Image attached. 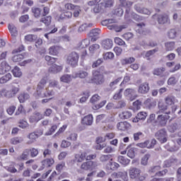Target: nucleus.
Here are the masks:
<instances>
[{
  "instance_id": "4be33fe9",
  "label": "nucleus",
  "mask_w": 181,
  "mask_h": 181,
  "mask_svg": "<svg viewBox=\"0 0 181 181\" xmlns=\"http://www.w3.org/2000/svg\"><path fill=\"white\" fill-rule=\"evenodd\" d=\"M102 47L105 50H108L112 47V41L110 39L103 40L102 41Z\"/></svg>"
},
{
  "instance_id": "423d86ee",
  "label": "nucleus",
  "mask_w": 181,
  "mask_h": 181,
  "mask_svg": "<svg viewBox=\"0 0 181 181\" xmlns=\"http://www.w3.org/2000/svg\"><path fill=\"white\" fill-rule=\"evenodd\" d=\"M78 54L76 52H71L66 57V63L71 66V67H76L78 64Z\"/></svg>"
},
{
  "instance_id": "603ef678",
  "label": "nucleus",
  "mask_w": 181,
  "mask_h": 181,
  "mask_svg": "<svg viewBox=\"0 0 181 181\" xmlns=\"http://www.w3.org/2000/svg\"><path fill=\"white\" fill-rule=\"evenodd\" d=\"M18 127L19 128L25 129V128H28V127H29V124L25 120H20V122H18Z\"/></svg>"
},
{
  "instance_id": "f3484780",
  "label": "nucleus",
  "mask_w": 181,
  "mask_h": 181,
  "mask_svg": "<svg viewBox=\"0 0 181 181\" xmlns=\"http://www.w3.org/2000/svg\"><path fill=\"white\" fill-rule=\"evenodd\" d=\"M158 22L160 25H165V23H169L170 20L168 14H160L158 17Z\"/></svg>"
},
{
  "instance_id": "bb28decb",
  "label": "nucleus",
  "mask_w": 181,
  "mask_h": 181,
  "mask_svg": "<svg viewBox=\"0 0 181 181\" xmlns=\"http://www.w3.org/2000/svg\"><path fill=\"white\" fill-rule=\"evenodd\" d=\"M54 163V160L53 158H47L42 161L43 168H50L52 165Z\"/></svg>"
},
{
  "instance_id": "052dcab7",
  "label": "nucleus",
  "mask_w": 181,
  "mask_h": 181,
  "mask_svg": "<svg viewBox=\"0 0 181 181\" xmlns=\"http://www.w3.org/2000/svg\"><path fill=\"white\" fill-rule=\"evenodd\" d=\"M66 128H67V125H63L61 128H59L58 132L53 136V138H56V136H59L60 134H63V132L66 131Z\"/></svg>"
},
{
  "instance_id": "1a4fd4ad",
  "label": "nucleus",
  "mask_w": 181,
  "mask_h": 181,
  "mask_svg": "<svg viewBox=\"0 0 181 181\" xmlns=\"http://www.w3.org/2000/svg\"><path fill=\"white\" fill-rule=\"evenodd\" d=\"M117 177H120L124 181H128V173H127L126 171L115 173L108 179V181H112Z\"/></svg>"
},
{
  "instance_id": "4d7b16f0",
  "label": "nucleus",
  "mask_w": 181,
  "mask_h": 181,
  "mask_svg": "<svg viewBox=\"0 0 181 181\" xmlns=\"http://www.w3.org/2000/svg\"><path fill=\"white\" fill-rule=\"evenodd\" d=\"M23 60V55L16 54L13 57V62L18 63V62H22Z\"/></svg>"
},
{
  "instance_id": "680f3d73",
  "label": "nucleus",
  "mask_w": 181,
  "mask_h": 181,
  "mask_svg": "<svg viewBox=\"0 0 181 181\" xmlns=\"http://www.w3.org/2000/svg\"><path fill=\"white\" fill-rule=\"evenodd\" d=\"M98 49H100V45L98 44H94L89 47V51L90 53H94L95 52H97Z\"/></svg>"
},
{
  "instance_id": "79ce46f5",
  "label": "nucleus",
  "mask_w": 181,
  "mask_h": 181,
  "mask_svg": "<svg viewBox=\"0 0 181 181\" xmlns=\"http://www.w3.org/2000/svg\"><path fill=\"white\" fill-rule=\"evenodd\" d=\"M29 95L28 93H21L18 96V100L20 103H25L26 100H29Z\"/></svg>"
},
{
  "instance_id": "c9c22d12",
  "label": "nucleus",
  "mask_w": 181,
  "mask_h": 181,
  "mask_svg": "<svg viewBox=\"0 0 181 181\" xmlns=\"http://www.w3.org/2000/svg\"><path fill=\"white\" fill-rule=\"evenodd\" d=\"M32 12L35 16V18H40V15H42V9L37 7H33Z\"/></svg>"
},
{
  "instance_id": "e433bc0d",
  "label": "nucleus",
  "mask_w": 181,
  "mask_h": 181,
  "mask_svg": "<svg viewBox=\"0 0 181 181\" xmlns=\"http://www.w3.org/2000/svg\"><path fill=\"white\" fill-rule=\"evenodd\" d=\"M135 62V58L134 57H129V58H124L123 59L121 60V63L123 65L125 64H131L132 63H134Z\"/></svg>"
},
{
  "instance_id": "dca6fc26",
  "label": "nucleus",
  "mask_w": 181,
  "mask_h": 181,
  "mask_svg": "<svg viewBox=\"0 0 181 181\" xmlns=\"http://www.w3.org/2000/svg\"><path fill=\"white\" fill-rule=\"evenodd\" d=\"M134 9L139 13H143L144 15H151V12L146 8L141 7L140 4H136Z\"/></svg>"
},
{
  "instance_id": "5701e85b",
  "label": "nucleus",
  "mask_w": 181,
  "mask_h": 181,
  "mask_svg": "<svg viewBox=\"0 0 181 181\" xmlns=\"http://www.w3.org/2000/svg\"><path fill=\"white\" fill-rule=\"evenodd\" d=\"M105 137L103 136H99L96 139V143L98 144V149H103V148H105V144H103V142H105Z\"/></svg>"
},
{
  "instance_id": "0eeeda50",
  "label": "nucleus",
  "mask_w": 181,
  "mask_h": 181,
  "mask_svg": "<svg viewBox=\"0 0 181 181\" xmlns=\"http://www.w3.org/2000/svg\"><path fill=\"white\" fill-rule=\"evenodd\" d=\"M97 166H98V163L96 161H86L81 165V169L82 170H90L91 169H95Z\"/></svg>"
},
{
  "instance_id": "9b49d317",
  "label": "nucleus",
  "mask_w": 181,
  "mask_h": 181,
  "mask_svg": "<svg viewBox=\"0 0 181 181\" xmlns=\"http://www.w3.org/2000/svg\"><path fill=\"white\" fill-rule=\"evenodd\" d=\"M124 95L125 97H128L131 100V101H133V100H135L138 97V95H136V90L134 88H127L124 91Z\"/></svg>"
},
{
  "instance_id": "3c124183",
  "label": "nucleus",
  "mask_w": 181,
  "mask_h": 181,
  "mask_svg": "<svg viewBox=\"0 0 181 181\" xmlns=\"http://www.w3.org/2000/svg\"><path fill=\"white\" fill-rule=\"evenodd\" d=\"M121 80H122V78L119 77L116 79H115L114 81H112V82H110V87L111 88H115V86H117V84H118V83H119V81H121Z\"/></svg>"
},
{
  "instance_id": "c85d7f7f",
  "label": "nucleus",
  "mask_w": 181,
  "mask_h": 181,
  "mask_svg": "<svg viewBox=\"0 0 181 181\" xmlns=\"http://www.w3.org/2000/svg\"><path fill=\"white\" fill-rule=\"evenodd\" d=\"M119 117L122 119H128L132 117V113L129 111H124L119 115Z\"/></svg>"
},
{
  "instance_id": "774afa93",
  "label": "nucleus",
  "mask_w": 181,
  "mask_h": 181,
  "mask_svg": "<svg viewBox=\"0 0 181 181\" xmlns=\"http://www.w3.org/2000/svg\"><path fill=\"white\" fill-rule=\"evenodd\" d=\"M137 117L139 119H145L148 117V114L146 112H140L138 113Z\"/></svg>"
},
{
  "instance_id": "0e129e2a",
  "label": "nucleus",
  "mask_w": 181,
  "mask_h": 181,
  "mask_svg": "<svg viewBox=\"0 0 181 181\" xmlns=\"http://www.w3.org/2000/svg\"><path fill=\"white\" fill-rule=\"evenodd\" d=\"M56 129H57V125L54 124L52 126V127L49 129V131L47 132L45 135L49 136V135H52L54 134Z\"/></svg>"
},
{
  "instance_id": "69168bd1",
  "label": "nucleus",
  "mask_w": 181,
  "mask_h": 181,
  "mask_svg": "<svg viewBox=\"0 0 181 181\" xmlns=\"http://www.w3.org/2000/svg\"><path fill=\"white\" fill-rule=\"evenodd\" d=\"M176 35H177V33H176V30L175 29H171L168 32V37L170 39H175V37H176Z\"/></svg>"
},
{
  "instance_id": "aec40b11",
  "label": "nucleus",
  "mask_w": 181,
  "mask_h": 181,
  "mask_svg": "<svg viewBox=\"0 0 181 181\" xmlns=\"http://www.w3.org/2000/svg\"><path fill=\"white\" fill-rule=\"evenodd\" d=\"M93 115H88L85 116L82 119L81 123L83 124V125L90 126V125H93Z\"/></svg>"
},
{
  "instance_id": "6ab92c4d",
  "label": "nucleus",
  "mask_w": 181,
  "mask_h": 181,
  "mask_svg": "<svg viewBox=\"0 0 181 181\" xmlns=\"http://www.w3.org/2000/svg\"><path fill=\"white\" fill-rule=\"evenodd\" d=\"M27 138L28 139V141H27L26 142L27 145H32V144H34V142H36V139L39 138V135H37V134L35 132H33L29 134L27 136Z\"/></svg>"
},
{
  "instance_id": "a878e982",
  "label": "nucleus",
  "mask_w": 181,
  "mask_h": 181,
  "mask_svg": "<svg viewBox=\"0 0 181 181\" xmlns=\"http://www.w3.org/2000/svg\"><path fill=\"white\" fill-rule=\"evenodd\" d=\"M30 151L29 149H25L23 151L21 155L18 158V160H26L29 158V153Z\"/></svg>"
},
{
  "instance_id": "b1692460",
  "label": "nucleus",
  "mask_w": 181,
  "mask_h": 181,
  "mask_svg": "<svg viewBox=\"0 0 181 181\" xmlns=\"http://www.w3.org/2000/svg\"><path fill=\"white\" fill-rule=\"evenodd\" d=\"M117 129L119 131H125L126 129H128L129 128V123L127 122H119L117 124Z\"/></svg>"
},
{
  "instance_id": "338daca9",
  "label": "nucleus",
  "mask_w": 181,
  "mask_h": 181,
  "mask_svg": "<svg viewBox=\"0 0 181 181\" xmlns=\"http://www.w3.org/2000/svg\"><path fill=\"white\" fill-rule=\"evenodd\" d=\"M90 45V40H84L81 42V47L82 49H86V47H87V46Z\"/></svg>"
},
{
  "instance_id": "49530a36",
  "label": "nucleus",
  "mask_w": 181,
  "mask_h": 181,
  "mask_svg": "<svg viewBox=\"0 0 181 181\" xmlns=\"http://www.w3.org/2000/svg\"><path fill=\"white\" fill-rule=\"evenodd\" d=\"M176 159L175 158H170L169 160H167L164 162V166L165 168H169L170 166H172L173 163H175Z\"/></svg>"
},
{
  "instance_id": "37998d69",
  "label": "nucleus",
  "mask_w": 181,
  "mask_h": 181,
  "mask_svg": "<svg viewBox=\"0 0 181 181\" xmlns=\"http://www.w3.org/2000/svg\"><path fill=\"white\" fill-rule=\"evenodd\" d=\"M21 142H23V137H16L11 140V143L13 145H18V144H21Z\"/></svg>"
},
{
  "instance_id": "20e7f679",
  "label": "nucleus",
  "mask_w": 181,
  "mask_h": 181,
  "mask_svg": "<svg viewBox=\"0 0 181 181\" xmlns=\"http://www.w3.org/2000/svg\"><path fill=\"white\" fill-rule=\"evenodd\" d=\"M19 93V85L13 86L12 89L8 90L3 89L0 90V97H5L6 98H13L16 94Z\"/></svg>"
},
{
  "instance_id": "58836bf2",
  "label": "nucleus",
  "mask_w": 181,
  "mask_h": 181,
  "mask_svg": "<svg viewBox=\"0 0 181 181\" xmlns=\"http://www.w3.org/2000/svg\"><path fill=\"white\" fill-rule=\"evenodd\" d=\"M117 160L118 162H119V163H122V165H129V162L130 160L127 158H125L124 156H119L117 158Z\"/></svg>"
},
{
  "instance_id": "4468645a",
  "label": "nucleus",
  "mask_w": 181,
  "mask_h": 181,
  "mask_svg": "<svg viewBox=\"0 0 181 181\" xmlns=\"http://www.w3.org/2000/svg\"><path fill=\"white\" fill-rule=\"evenodd\" d=\"M149 83L147 82H144L139 85L138 88V93L139 94H146L149 92Z\"/></svg>"
},
{
  "instance_id": "09e8293b",
  "label": "nucleus",
  "mask_w": 181,
  "mask_h": 181,
  "mask_svg": "<svg viewBox=\"0 0 181 181\" xmlns=\"http://www.w3.org/2000/svg\"><path fill=\"white\" fill-rule=\"evenodd\" d=\"M151 158V154L147 153L141 158V165L146 166L148 165V160Z\"/></svg>"
},
{
  "instance_id": "2eb2a0df",
  "label": "nucleus",
  "mask_w": 181,
  "mask_h": 181,
  "mask_svg": "<svg viewBox=\"0 0 181 181\" xmlns=\"http://www.w3.org/2000/svg\"><path fill=\"white\" fill-rule=\"evenodd\" d=\"M169 118H170V117L169 116V114L167 115H158L157 117V122H158V124H160V125H161V127H165V125H166L167 122H168V119H169Z\"/></svg>"
},
{
  "instance_id": "2f4dec72",
  "label": "nucleus",
  "mask_w": 181,
  "mask_h": 181,
  "mask_svg": "<svg viewBox=\"0 0 181 181\" xmlns=\"http://www.w3.org/2000/svg\"><path fill=\"white\" fill-rule=\"evenodd\" d=\"M60 50V47L58 46H52L49 49V53L52 54L53 56H57L59 54V51Z\"/></svg>"
},
{
  "instance_id": "de8ad7c7",
  "label": "nucleus",
  "mask_w": 181,
  "mask_h": 181,
  "mask_svg": "<svg viewBox=\"0 0 181 181\" xmlns=\"http://www.w3.org/2000/svg\"><path fill=\"white\" fill-rule=\"evenodd\" d=\"M25 39L27 42H35L37 39V35H28L25 37Z\"/></svg>"
},
{
  "instance_id": "f8f14e48",
  "label": "nucleus",
  "mask_w": 181,
  "mask_h": 181,
  "mask_svg": "<svg viewBox=\"0 0 181 181\" xmlns=\"http://www.w3.org/2000/svg\"><path fill=\"white\" fill-rule=\"evenodd\" d=\"M150 172L152 173V175H155L156 176H164V175H166V173H168V170H164L161 171L160 166L157 165L151 168Z\"/></svg>"
},
{
  "instance_id": "39448f33",
  "label": "nucleus",
  "mask_w": 181,
  "mask_h": 181,
  "mask_svg": "<svg viewBox=\"0 0 181 181\" xmlns=\"http://www.w3.org/2000/svg\"><path fill=\"white\" fill-rule=\"evenodd\" d=\"M45 86H46V79L42 78L40 80L37 87V98H45V97H46V91H47V89H45Z\"/></svg>"
},
{
  "instance_id": "864d4df0",
  "label": "nucleus",
  "mask_w": 181,
  "mask_h": 181,
  "mask_svg": "<svg viewBox=\"0 0 181 181\" xmlns=\"http://www.w3.org/2000/svg\"><path fill=\"white\" fill-rule=\"evenodd\" d=\"M122 91H124V89H120L118 92H117L113 95V100H120V98H122Z\"/></svg>"
},
{
  "instance_id": "5fc2aeb1",
  "label": "nucleus",
  "mask_w": 181,
  "mask_h": 181,
  "mask_svg": "<svg viewBox=\"0 0 181 181\" xmlns=\"http://www.w3.org/2000/svg\"><path fill=\"white\" fill-rule=\"evenodd\" d=\"M40 22H42V23H45V25H47V26L52 22V17L50 16L44 17L41 19Z\"/></svg>"
},
{
  "instance_id": "cd10ccee",
  "label": "nucleus",
  "mask_w": 181,
  "mask_h": 181,
  "mask_svg": "<svg viewBox=\"0 0 181 181\" xmlns=\"http://www.w3.org/2000/svg\"><path fill=\"white\" fill-rule=\"evenodd\" d=\"M108 29L110 30H115V32H121L122 29H125L127 27L125 25L117 26L115 25H112L107 26Z\"/></svg>"
},
{
  "instance_id": "72a5a7b5",
  "label": "nucleus",
  "mask_w": 181,
  "mask_h": 181,
  "mask_svg": "<svg viewBox=\"0 0 181 181\" xmlns=\"http://www.w3.org/2000/svg\"><path fill=\"white\" fill-rule=\"evenodd\" d=\"M168 129L170 132H175V131L180 129V124H177V123H173L168 126Z\"/></svg>"
},
{
  "instance_id": "6e6d98bb",
  "label": "nucleus",
  "mask_w": 181,
  "mask_h": 181,
  "mask_svg": "<svg viewBox=\"0 0 181 181\" xmlns=\"http://www.w3.org/2000/svg\"><path fill=\"white\" fill-rule=\"evenodd\" d=\"M136 146H139V148H151V146H149V141H146L144 143H139Z\"/></svg>"
},
{
  "instance_id": "bf43d9fd",
  "label": "nucleus",
  "mask_w": 181,
  "mask_h": 181,
  "mask_svg": "<svg viewBox=\"0 0 181 181\" xmlns=\"http://www.w3.org/2000/svg\"><path fill=\"white\" fill-rule=\"evenodd\" d=\"M177 83V79L175 76H171L168 81V86H175Z\"/></svg>"
},
{
  "instance_id": "e2e57ef3",
  "label": "nucleus",
  "mask_w": 181,
  "mask_h": 181,
  "mask_svg": "<svg viewBox=\"0 0 181 181\" xmlns=\"http://www.w3.org/2000/svg\"><path fill=\"white\" fill-rule=\"evenodd\" d=\"M111 159V155H102L100 157V162H108Z\"/></svg>"
},
{
  "instance_id": "a18cd8bd",
  "label": "nucleus",
  "mask_w": 181,
  "mask_h": 181,
  "mask_svg": "<svg viewBox=\"0 0 181 181\" xmlns=\"http://www.w3.org/2000/svg\"><path fill=\"white\" fill-rule=\"evenodd\" d=\"M100 33H101V30H100L98 28H95V29L90 30L89 35H90V37H94L95 36H98V35H100Z\"/></svg>"
},
{
  "instance_id": "f257e3e1",
  "label": "nucleus",
  "mask_w": 181,
  "mask_h": 181,
  "mask_svg": "<svg viewBox=\"0 0 181 181\" xmlns=\"http://www.w3.org/2000/svg\"><path fill=\"white\" fill-rule=\"evenodd\" d=\"M179 103V100L173 95H168L165 98V105H158V108L160 111H163L165 114L175 113L177 110V106L175 104Z\"/></svg>"
},
{
  "instance_id": "c03bdc74",
  "label": "nucleus",
  "mask_w": 181,
  "mask_h": 181,
  "mask_svg": "<svg viewBox=\"0 0 181 181\" xmlns=\"http://www.w3.org/2000/svg\"><path fill=\"white\" fill-rule=\"evenodd\" d=\"M165 72V68H157L153 70V74L154 76H162L163 73Z\"/></svg>"
},
{
  "instance_id": "f03ea898",
  "label": "nucleus",
  "mask_w": 181,
  "mask_h": 181,
  "mask_svg": "<svg viewBox=\"0 0 181 181\" xmlns=\"http://www.w3.org/2000/svg\"><path fill=\"white\" fill-rule=\"evenodd\" d=\"M129 176L130 179L134 181H144L146 179V176L142 173V171L139 168H131L129 170Z\"/></svg>"
},
{
  "instance_id": "a19ab883",
  "label": "nucleus",
  "mask_w": 181,
  "mask_h": 181,
  "mask_svg": "<svg viewBox=\"0 0 181 181\" xmlns=\"http://www.w3.org/2000/svg\"><path fill=\"white\" fill-rule=\"evenodd\" d=\"M12 73L14 77H21L22 76V71H21V69H19L18 66H16L12 70Z\"/></svg>"
},
{
  "instance_id": "8fccbe9b",
  "label": "nucleus",
  "mask_w": 181,
  "mask_h": 181,
  "mask_svg": "<svg viewBox=\"0 0 181 181\" xmlns=\"http://www.w3.org/2000/svg\"><path fill=\"white\" fill-rule=\"evenodd\" d=\"M103 59L105 60H111L114 59V53L112 52H106L103 54Z\"/></svg>"
},
{
  "instance_id": "ea45409f",
  "label": "nucleus",
  "mask_w": 181,
  "mask_h": 181,
  "mask_svg": "<svg viewBox=\"0 0 181 181\" xmlns=\"http://www.w3.org/2000/svg\"><path fill=\"white\" fill-rule=\"evenodd\" d=\"M71 78H73V76L66 74L62 76L60 80L62 81V83H70L71 81Z\"/></svg>"
},
{
  "instance_id": "a211bd4d",
  "label": "nucleus",
  "mask_w": 181,
  "mask_h": 181,
  "mask_svg": "<svg viewBox=\"0 0 181 181\" xmlns=\"http://www.w3.org/2000/svg\"><path fill=\"white\" fill-rule=\"evenodd\" d=\"M9 70H11V66L8 65L6 61H3L0 64V74H5Z\"/></svg>"
},
{
  "instance_id": "c756f323",
  "label": "nucleus",
  "mask_w": 181,
  "mask_h": 181,
  "mask_svg": "<svg viewBox=\"0 0 181 181\" xmlns=\"http://www.w3.org/2000/svg\"><path fill=\"white\" fill-rule=\"evenodd\" d=\"M165 50L167 52H172L175 47V42H167L165 43Z\"/></svg>"
},
{
  "instance_id": "f704fd0d",
  "label": "nucleus",
  "mask_w": 181,
  "mask_h": 181,
  "mask_svg": "<svg viewBox=\"0 0 181 181\" xmlns=\"http://www.w3.org/2000/svg\"><path fill=\"white\" fill-rule=\"evenodd\" d=\"M108 169H110L111 170H117V168H119V164L112 162V158L110 159V161L107 164Z\"/></svg>"
},
{
  "instance_id": "6e6552de",
  "label": "nucleus",
  "mask_w": 181,
  "mask_h": 181,
  "mask_svg": "<svg viewBox=\"0 0 181 181\" xmlns=\"http://www.w3.org/2000/svg\"><path fill=\"white\" fill-rule=\"evenodd\" d=\"M156 136L160 144H165V142H167L168 141V134L165 129H161L157 132Z\"/></svg>"
},
{
  "instance_id": "7c9ffc66",
  "label": "nucleus",
  "mask_w": 181,
  "mask_h": 181,
  "mask_svg": "<svg viewBox=\"0 0 181 181\" xmlns=\"http://www.w3.org/2000/svg\"><path fill=\"white\" fill-rule=\"evenodd\" d=\"M11 78H12V74L10 73L6 74L5 76L0 78V84H5V83H8Z\"/></svg>"
},
{
  "instance_id": "ddd939ff",
  "label": "nucleus",
  "mask_w": 181,
  "mask_h": 181,
  "mask_svg": "<svg viewBox=\"0 0 181 181\" xmlns=\"http://www.w3.org/2000/svg\"><path fill=\"white\" fill-rule=\"evenodd\" d=\"M87 158V152L83 151L79 153H76L74 155V159L73 162H76L77 163H81V162H84Z\"/></svg>"
},
{
  "instance_id": "9d476101",
  "label": "nucleus",
  "mask_w": 181,
  "mask_h": 181,
  "mask_svg": "<svg viewBox=\"0 0 181 181\" xmlns=\"http://www.w3.org/2000/svg\"><path fill=\"white\" fill-rule=\"evenodd\" d=\"M93 82L95 84H103L104 83V76L98 71H94L93 72Z\"/></svg>"
},
{
  "instance_id": "4c0bfd02",
  "label": "nucleus",
  "mask_w": 181,
  "mask_h": 181,
  "mask_svg": "<svg viewBox=\"0 0 181 181\" xmlns=\"http://www.w3.org/2000/svg\"><path fill=\"white\" fill-rule=\"evenodd\" d=\"M8 30L11 33V36H16L18 35V30L16 29V27L13 25V24L8 25Z\"/></svg>"
},
{
  "instance_id": "412c9836",
  "label": "nucleus",
  "mask_w": 181,
  "mask_h": 181,
  "mask_svg": "<svg viewBox=\"0 0 181 181\" xmlns=\"http://www.w3.org/2000/svg\"><path fill=\"white\" fill-rule=\"evenodd\" d=\"M42 116L40 112H35L30 117V122L33 124L34 122H37L42 119Z\"/></svg>"
},
{
  "instance_id": "393cba45",
  "label": "nucleus",
  "mask_w": 181,
  "mask_h": 181,
  "mask_svg": "<svg viewBox=\"0 0 181 181\" xmlns=\"http://www.w3.org/2000/svg\"><path fill=\"white\" fill-rule=\"evenodd\" d=\"M87 76H88V72L81 71L79 73L73 74L72 78H77V77H79V78H86Z\"/></svg>"
},
{
  "instance_id": "13d9d810",
  "label": "nucleus",
  "mask_w": 181,
  "mask_h": 181,
  "mask_svg": "<svg viewBox=\"0 0 181 181\" xmlns=\"http://www.w3.org/2000/svg\"><path fill=\"white\" fill-rule=\"evenodd\" d=\"M29 151L30 152L31 158H36V156L39 155V150H37V148H30Z\"/></svg>"
},
{
  "instance_id": "473e14b6",
  "label": "nucleus",
  "mask_w": 181,
  "mask_h": 181,
  "mask_svg": "<svg viewBox=\"0 0 181 181\" xmlns=\"http://www.w3.org/2000/svg\"><path fill=\"white\" fill-rule=\"evenodd\" d=\"M96 122H108V116L105 115H98L96 117Z\"/></svg>"
},
{
  "instance_id": "7ed1b4c3",
  "label": "nucleus",
  "mask_w": 181,
  "mask_h": 181,
  "mask_svg": "<svg viewBox=\"0 0 181 181\" xmlns=\"http://www.w3.org/2000/svg\"><path fill=\"white\" fill-rule=\"evenodd\" d=\"M45 59L46 62H47V64H49V66H51L49 69V71H51V73H59V71H62V70L63 69V67H62V66H57L54 64L56 63L57 59L52 57L49 55L45 56Z\"/></svg>"
}]
</instances>
